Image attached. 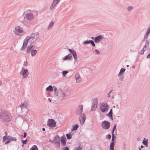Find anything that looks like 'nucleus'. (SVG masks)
I'll list each match as a JSON object with an SVG mask.
<instances>
[{
    "mask_svg": "<svg viewBox=\"0 0 150 150\" xmlns=\"http://www.w3.org/2000/svg\"><path fill=\"white\" fill-rule=\"evenodd\" d=\"M28 65V63L26 61L24 62L23 63V65L25 66V67H26Z\"/></svg>",
    "mask_w": 150,
    "mask_h": 150,
    "instance_id": "nucleus-39",
    "label": "nucleus"
},
{
    "mask_svg": "<svg viewBox=\"0 0 150 150\" xmlns=\"http://www.w3.org/2000/svg\"><path fill=\"white\" fill-rule=\"evenodd\" d=\"M141 52H142V51L140 52V54H142V53H141Z\"/></svg>",
    "mask_w": 150,
    "mask_h": 150,
    "instance_id": "nucleus-55",
    "label": "nucleus"
},
{
    "mask_svg": "<svg viewBox=\"0 0 150 150\" xmlns=\"http://www.w3.org/2000/svg\"><path fill=\"white\" fill-rule=\"evenodd\" d=\"M60 95L61 97H64L65 96V94L64 91H61L60 93Z\"/></svg>",
    "mask_w": 150,
    "mask_h": 150,
    "instance_id": "nucleus-25",
    "label": "nucleus"
},
{
    "mask_svg": "<svg viewBox=\"0 0 150 150\" xmlns=\"http://www.w3.org/2000/svg\"><path fill=\"white\" fill-rule=\"evenodd\" d=\"M21 142L23 144H25L26 143V142H27V139H26L24 140H22L21 141Z\"/></svg>",
    "mask_w": 150,
    "mask_h": 150,
    "instance_id": "nucleus-33",
    "label": "nucleus"
},
{
    "mask_svg": "<svg viewBox=\"0 0 150 150\" xmlns=\"http://www.w3.org/2000/svg\"><path fill=\"white\" fill-rule=\"evenodd\" d=\"M30 150H38L37 146L35 145L33 146Z\"/></svg>",
    "mask_w": 150,
    "mask_h": 150,
    "instance_id": "nucleus-23",
    "label": "nucleus"
},
{
    "mask_svg": "<svg viewBox=\"0 0 150 150\" xmlns=\"http://www.w3.org/2000/svg\"><path fill=\"white\" fill-rule=\"evenodd\" d=\"M42 129L43 131H45V129L44 128H43Z\"/></svg>",
    "mask_w": 150,
    "mask_h": 150,
    "instance_id": "nucleus-49",
    "label": "nucleus"
},
{
    "mask_svg": "<svg viewBox=\"0 0 150 150\" xmlns=\"http://www.w3.org/2000/svg\"><path fill=\"white\" fill-rule=\"evenodd\" d=\"M47 125L50 127H54L56 126V123L54 120H49L47 122Z\"/></svg>",
    "mask_w": 150,
    "mask_h": 150,
    "instance_id": "nucleus-7",
    "label": "nucleus"
},
{
    "mask_svg": "<svg viewBox=\"0 0 150 150\" xmlns=\"http://www.w3.org/2000/svg\"><path fill=\"white\" fill-rule=\"evenodd\" d=\"M61 0H54L53 2L50 7V9H52Z\"/></svg>",
    "mask_w": 150,
    "mask_h": 150,
    "instance_id": "nucleus-16",
    "label": "nucleus"
},
{
    "mask_svg": "<svg viewBox=\"0 0 150 150\" xmlns=\"http://www.w3.org/2000/svg\"><path fill=\"white\" fill-rule=\"evenodd\" d=\"M13 32L16 35L19 36H22L24 33L23 28L19 26L15 28Z\"/></svg>",
    "mask_w": 150,
    "mask_h": 150,
    "instance_id": "nucleus-4",
    "label": "nucleus"
},
{
    "mask_svg": "<svg viewBox=\"0 0 150 150\" xmlns=\"http://www.w3.org/2000/svg\"><path fill=\"white\" fill-rule=\"evenodd\" d=\"M17 139L10 136H5L3 138V141L5 144L9 143L11 141H16Z\"/></svg>",
    "mask_w": 150,
    "mask_h": 150,
    "instance_id": "nucleus-3",
    "label": "nucleus"
},
{
    "mask_svg": "<svg viewBox=\"0 0 150 150\" xmlns=\"http://www.w3.org/2000/svg\"><path fill=\"white\" fill-rule=\"evenodd\" d=\"M90 43L94 47L95 46V44H94L93 41L90 40Z\"/></svg>",
    "mask_w": 150,
    "mask_h": 150,
    "instance_id": "nucleus-32",
    "label": "nucleus"
},
{
    "mask_svg": "<svg viewBox=\"0 0 150 150\" xmlns=\"http://www.w3.org/2000/svg\"><path fill=\"white\" fill-rule=\"evenodd\" d=\"M83 109V106L82 105H79L76 111V114L78 115H81Z\"/></svg>",
    "mask_w": 150,
    "mask_h": 150,
    "instance_id": "nucleus-9",
    "label": "nucleus"
},
{
    "mask_svg": "<svg viewBox=\"0 0 150 150\" xmlns=\"http://www.w3.org/2000/svg\"><path fill=\"white\" fill-rule=\"evenodd\" d=\"M47 91H53L52 87L51 86H49L46 88Z\"/></svg>",
    "mask_w": 150,
    "mask_h": 150,
    "instance_id": "nucleus-21",
    "label": "nucleus"
},
{
    "mask_svg": "<svg viewBox=\"0 0 150 150\" xmlns=\"http://www.w3.org/2000/svg\"><path fill=\"white\" fill-rule=\"evenodd\" d=\"M107 138L109 139H110L111 137V135L110 134H108L107 136Z\"/></svg>",
    "mask_w": 150,
    "mask_h": 150,
    "instance_id": "nucleus-43",
    "label": "nucleus"
},
{
    "mask_svg": "<svg viewBox=\"0 0 150 150\" xmlns=\"http://www.w3.org/2000/svg\"><path fill=\"white\" fill-rule=\"evenodd\" d=\"M147 58H150V53L148 55Z\"/></svg>",
    "mask_w": 150,
    "mask_h": 150,
    "instance_id": "nucleus-48",
    "label": "nucleus"
},
{
    "mask_svg": "<svg viewBox=\"0 0 150 150\" xmlns=\"http://www.w3.org/2000/svg\"><path fill=\"white\" fill-rule=\"evenodd\" d=\"M75 78L76 79V81L77 82L79 83L81 81V78L79 76V74H76L75 76Z\"/></svg>",
    "mask_w": 150,
    "mask_h": 150,
    "instance_id": "nucleus-18",
    "label": "nucleus"
},
{
    "mask_svg": "<svg viewBox=\"0 0 150 150\" xmlns=\"http://www.w3.org/2000/svg\"><path fill=\"white\" fill-rule=\"evenodd\" d=\"M2 84V82L1 81H0V86Z\"/></svg>",
    "mask_w": 150,
    "mask_h": 150,
    "instance_id": "nucleus-52",
    "label": "nucleus"
},
{
    "mask_svg": "<svg viewBox=\"0 0 150 150\" xmlns=\"http://www.w3.org/2000/svg\"><path fill=\"white\" fill-rule=\"evenodd\" d=\"M69 50L70 52L72 53V54H74V53H76L74 50H73L69 49Z\"/></svg>",
    "mask_w": 150,
    "mask_h": 150,
    "instance_id": "nucleus-30",
    "label": "nucleus"
},
{
    "mask_svg": "<svg viewBox=\"0 0 150 150\" xmlns=\"http://www.w3.org/2000/svg\"><path fill=\"white\" fill-rule=\"evenodd\" d=\"M93 105L91 109L92 111L94 110L96 108L97 106V99H95L93 100Z\"/></svg>",
    "mask_w": 150,
    "mask_h": 150,
    "instance_id": "nucleus-10",
    "label": "nucleus"
},
{
    "mask_svg": "<svg viewBox=\"0 0 150 150\" xmlns=\"http://www.w3.org/2000/svg\"><path fill=\"white\" fill-rule=\"evenodd\" d=\"M79 127V125L77 124H76L72 128V130H75L77 129Z\"/></svg>",
    "mask_w": 150,
    "mask_h": 150,
    "instance_id": "nucleus-27",
    "label": "nucleus"
},
{
    "mask_svg": "<svg viewBox=\"0 0 150 150\" xmlns=\"http://www.w3.org/2000/svg\"><path fill=\"white\" fill-rule=\"evenodd\" d=\"M73 55L74 57H76L77 56V54H76V53H74V54H73Z\"/></svg>",
    "mask_w": 150,
    "mask_h": 150,
    "instance_id": "nucleus-46",
    "label": "nucleus"
},
{
    "mask_svg": "<svg viewBox=\"0 0 150 150\" xmlns=\"http://www.w3.org/2000/svg\"><path fill=\"white\" fill-rule=\"evenodd\" d=\"M66 135L67 137V138L68 139H70L72 138V136L71 135V134L70 133L67 134Z\"/></svg>",
    "mask_w": 150,
    "mask_h": 150,
    "instance_id": "nucleus-29",
    "label": "nucleus"
},
{
    "mask_svg": "<svg viewBox=\"0 0 150 150\" xmlns=\"http://www.w3.org/2000/svg\"><path fill=\"white\" fill-rule=\"evenodd\" d=\"M37 51L36 50H34L31 52V55L33 57L35 56V55L37 53Z\"/></svg>",
    "mask_w": 150,
    "mask_h": 150,
    "instance_id": "nucleus-24",
    "label": "nucleus"
},
{
    "mask_svg": "<svg viewBox=\"0 0 150 150\" xmlns=\"http://www.w3.org/2000/svg\"><path fill=\"white\" fill-rule=\"evenodd\" d=\"M108 115H110L112 117V111L111 109L110 110V112L108 114Z\"/></svg>",
    "mask_w": 150,
    "mask_h": 150,
    "instance_id": "nucleus-31",
    "label": "nucleus"
},
{
    "mask_svg": "<svg viewBox=\"0 0 150 150\" xmlns=\"http://www.w3.org/2000/svg\"><path fill=\"white\" fill-rule=\"evenodd\" d=\"M24 106V104L23 103L21 104V105H20L19 106V107L21 108H22Z\"/></svg>",
    "mask_w": 150,
    "mask_h": 150,
    "instance_id": "nucleus-44",
    "label": "nucleus"
},
{
    "mask_svg": "<svg viewBox=\"0 0 150 150\" xmlns=\"http://www.w3.org/2000/svg\"><path fill=\"white\" fill-rule=\"evenodd\" d=\"M86 118V116L84 114H82L80 116L79 121L81 124L82 125L84 123Z\"/></svg>",
    "mask_w": 150,
    "mask_h": 150,
    "instance_id": "nucleus-11",
    "label": "nucleus"
},
{
    "mask_svg": "<svg viewBox=\"0 0 150 150\" xmlns=\"http://www.w3.org/2000/svg\"><path fill=\"white\" fill-rule=\"evenodd\" d=\"M116 125L115 124L114 126L113 129V130L112 138V141H113L115 138V137L114 136V134H113V132H114V131L115 130H116Z\"/></svg>",
    "mask_w": 150,
    "mask_h": 150,
    "instance_id": "nucleus-19",
    "label": "nucleus"
},
{
    "mask_svg": "<svg viewBox=\"0 0 150 150\" xmlns=\"http://www.w3.org/2000/svg\"><path fill=\"white\" fill-rule=\"evenodd\" d=\"M48 100L50 101V102H51V100H50V98H49L48 99Z\"/></svg>",
    "mask_w": 150,
    "mask_h": 150,
    "instance_id": "nucleus-53",
    "label": "nucleus"
},
{
    "mask_svg": "<svg viewBox=\"0 0 150 150\" xmlns=\"http://www.w3.org/2000/svg\"><path fill=\"white\" fill-rule=\"evenodd\" d=\"M103 38V37L100 35H99L96 38L95 42L96 43H98L100 40Z\"/></svg>",
    "mask_w": 150,
    "mask_h": 150,
    "instance_id": "nucleus-17",
    "label": "nucleus"
},
{
    "mask_svg": "<svg viewBox=\"0 0 150 150\" xmlns=\"http://www.w3.org/2000/svg\"><path fill=\"white\" fill-rule=\"evenodd\" d=\"M84 43L85 44H88L90 43V41H86L84 42Z\"/></svg>",
    "mask_w": 150,
    "mask_h": 150,
    "instance_id": "nucleus-37",
    "label": "nucleus"
},
{
    "mask_svg": "<svg viewBox=\"0 0 150 150\" xmlns=\"http://www.w3.org/2000/svg\"><path fill=\"white\" fill-rule=\"evenodd\" d=\"M0 118L4 121L8 122L11 120L12 117L9 112H4L0 113Z\"/></svg>",
    "mask_w": 150,
    "mask_h": 150,
    "instance_id": "nucleus-2",
    "label": "nucleus"
},
{
    "mask_svg": "<svg viewBox=\"0 0 150 150\" xmlns=\"http://www.w3.org/2000/svg\"><path fill=\"white\" fill-rule=\"evenodd\" d=\"M20 73V75H22L23 77L26 78L28 76V70L23 67Z\"/></svg>",
    "mask_w": 150,
    "mask_h": 150,
    "instance_id": "nucleus-5",
    "label": "nucleus"
},
{
    "mask_svg": "<svg viewBox=\"0 0 150 150\" xmlns=\"http://www.w3.org/2000/svg\"><path fill=\"white\" fill-rule=\"evenodd\" d=\"M147 140H146V141H144V140H143V143L144 144V145H146V144H147Z\"/></svg>",
    "mask_w": 150,
    "mask_h": 150,
    "instance_id": "nucleus-34",
    "label": "nucleus"
},
{
    "mask_svg": "<svg viewBox=\"0 0 150 150\" xmlns=\"http://www.w3.org/2000/svg\"><path fill=\"white\" fill-rule=\"evenodd\" d=\"M95 52L97 54H100V52L96 49L95 50Z\"/></svg>",
    "mask_w": 150,
    "mask_h": 150,
    "instance_id": "nucleus-35",
    "label": "nucleus"
},
{
    "mask_svg": "<svg viewBox=\"0 0 150 150\" xmlns=\"http://www.w3.org/2000/svg\"><path fill=\"white\" fill-rule=\"evenodd\" d=\"M141 148H142L143 147V146H141Z\"/></svg>",
    "mask_w": 150,
    "mask_h": 150,
    "instance_id": "nucleus-54",
    "label": "nucleus"
},
{
    "mask_svg": "<svg viewBox=\"0 0 150 150\" xmlns=\"http://www.w3.org/2000/svg\"><path fill=\"white\" fill-rule=\"evenodd\" d=\"M133 8V7L132 6H130L127 9L128 11H130L131 9H132Z\"/></svg>",
    "mask_w": 150,
    "mask_h": 150,
    "instance_id": "nucleus-40",
    "label": "nucleus"
},
{
    "mask_svg": "<svg viewBox=\"0 0 150 150\" xmlns=\"http://www.w3.org/2000/svg\"><path fill=\"white\" fill-rule=\"evenodd\" d=\"M61 142L64 146L65 145L66 143V138L64 135H63L61 137Z\"/></svg>",
    "mask_w": 150,
    "mask_h": 150,
    "instance_id": "nucleus-14",
    "label": "nucleus"
},
{
    "mask_svg": "<svg viewBox=\"0 0 150 150\" xmlns=\"http://www.w3.org/2000/svg\"><path fill=\"white\" fill-rule=\"evenodd\" d=\"M114 142H112L110 145V150H114Z\"/></svg>",
    "mask_w": 150,
    "mask_h": 150,
    "instance_id": "nucleus-28",
    "label": "nucleus"
},
{
    "mask_svg": "<svg viewBox=\"0 0 150 150\" xmlns=\"http://www.w3.org/2000/svg\"><path fill=\"white\" fill-rule=\"evenodd\" d=\"M147 30H149V31L150 32V27Z\"/></svg>",
    "mask_w": 150,
    "mask_h": 150,
    "instance_id": "nucleus-51",
    "label": "nucleus"
},
{
    "mask_svg": "<svg viewBox=\"0 0 150 150\" xmlns=\"http://www.w3.org/2000/svg\"><path fill=\"white\" fill-rule=\"evenodd\" d=\"M101 126L103 129H107L109 128L110 124L109 122L104 121L102 122Z\"/></svg>",
    "mask_w": 150,
    "mask_h": 150,
    "instance_id": "nucleus-6",
    "label": "nucleus"
},
{
    "mask_svg": "<svg viewBox=\"0 0 150 150\" xmlns=\"http://www.w3.org/2000/svg\"><path fill=\"white\" fill-rule=\"evenodd\" d=\"M26 134H27V133L25 132H24V135H23L24 137H26Z\"/></svg>",
    "mask_w": 150,
    "mask_h": 150,
    "instance_id": "nucleus-47",
    "label": "nucleus"
},
{
    "mask_svg": "<svg viewBox=\"0 0 150 150\" xmlns=\"http://www.w3.org/2000/svg\"><path fill=\"white\" fill-rule=\"evenodd\" d=\"M127 67H129V65H127Z\"/></svg>",
    "mask_w": 150,
    "mask_h": 150,
    "instance_id": "nucleus-56",
    "label": "nucleus"
},
{
    "mask_svg": "<svg viewBox=\"0 0 150 150\" xmlns=\"http://www.w3.org/2000/svg\"><path fill=\"white\" fill-rule=\"evenodd\" d=\"M122 75V74H121L120 76L119 77L121 81L123 79V76Z\"/></svg>",
    "mask_w": 150,
    "mask_h": 150,
    "instance_id": "nucleus-38",
    "label": "nucleus"
},
{
    "mask_svg": "<svg viewBox=\"0 0 150 150\" xmlns=\"http://www.w3.org/2000/svg\"><path fill=\"white\" fill-rule=\"evenodd\" d=\"M72 57L71 55V54H69L68 55L64 57L63 59L65 60H66L68 59H71Z\"/></svg>",
    "mask_w": 150,
    "mask_h": 150,
    "instance_id": "nucleus-20",
    "label": "nucleus"
},
{
    "mask_svg": "<svg viewBox=\"0 0 150 150\" xmlns=\"http://www.w3.org/2000/svg\"><path fill=\"white\" fill-rule=\"evenodd\" d=\"M60 139V137L58 136H57L55 137L54 139L53 140V142L55 144H57L59 145Z\"/></svg>",
    "mask_w": 150,
    "mask_h": 150,
    "instance_id": "nucleus-15",
    "label": "nucleus"
},
{
    "mask_svg": "<svg viewBox=\"0 0 150 150\" xmlns=\"http://www.w3.org/2000/svg\"><path fill=\"white\" fill-rule=\"evenodd\" d=\"M26 18L28 21H31L34 18V16L33 14L31 13H27L25 16Z\"/></svg>",
    "mask_w": 150,
    "mask_h": 150,
    "instance_id": "nucleus-12",
    "label": "nucleus"
},
{
    "mask_svg": "<svg viewBox=\"0 0 150 150\" xmlns=\"http://www.w3.org/2000/svg\"><path fill=\"white\" fill-rule=\"evenodd\" d=\"M74 60H75V62H76L77 60V56L76 57H74Z\"/></svg>",
    "mask_w": 150,
    "mask_h": 150,
    "instance_id": "nucleus-45",
    "label": "nucleus"
},
{
    "mask_svg": "<svg viewBox=\"0 0 150 150\" xmlns=\"http://www.w3.org/2000/svg\"><path fill=\"white\" fill-rule=\"evenodd\" d=\"M38 34L34 33L31 35L30 37L29 36L26 37L24 40L23 44L21 48V50H23L25 49L27 46L28 41L30 38H32L34 40H35L38 38Z\"/></svg>",
    "mask_w": 150,
    "mask_h": 150,
    "instance_id": "nucleus-1",
    "label": "nucleus"
},
{
    "mask_svg": "<svg viewBox=\"0 0 150 150\" xmlns=\"http://www.w3.org/2000/svg\"><path fill=\"white\" fill-rule=\"evenodd\" d=\"M125 70V69L123 68H122L120 70V72L119 74V76L120 77V76L121 74H122L124 72Z\"/></svg>",
    "mask_w": 150,
    "mask_h": 150,
    "instance_id": "nucleus-22",
    "label": "nucleus"
},
{
    "mask_svg": "<svg viewBox=\"0 0 150 150\" xmlns=\"http://www.w3.org/2000/svg\"><path fill=\"white\" fill-rule=\"evenodd\" d=\"M35 46L34 45H30L28 46L27 48L26 52L27 53H29L30 52L32 51L35 49Z\"/></svg>",
    "mask_w": 150,
    "mask_h": 150,
    "instance_id": "nucleus-13",
    "label": "nucleus"
},
{
    "mask_svg": "<svg viewBox=\"0 0 150 150\" xmlns=\"http://www.w3.org/2000/svg\"><path fill=\"white\" fill-rule=\"evenodd\" d=\"M68 71H64L62 72V76L64 77L66 76V75L68 73Z\"/></svg>",
    "mask_w": 150,
    "mask_h": 150,
    "instance_id": "nucleus-26",
    "label": "nucleus"
},
{
    "mask_svg": "<svg viewBox=\"0 0 150 150\" xmlns=\"http://www.w3.org/2000/svg\"><path fill=\"white\" fill-rule=\"evenodd\" d=\"M149 31V30H147L146 33V35H147V36H148L149 34V33L150 32Z\"/></svg>",
    "mask_w": 150,
    "mask_h": 150,
    "instance_id": "nucleus-41",
    "label": "nucleus"
},
{
    "mask_svg": "<svg viewBox=\"0 0 150 150\" xmlns=\"http://www.w3.org/2000/svg\"><path fill=\"white\" fill-rule=\"evenodd\" d=\"M5 134L6 135H7V132H6L5 133Z\"/></svg>",
    "mask_w": 150,
    "mask_h": 150,
    "instance_id": "nucleus-50",
    "label": "nucleus"
},
{
    "mask_svg": "<svg viewBox=\"0 0 150 150\" xmlns=\"http://www.w3.org/2000/svg\"><path fill=\"white\" fill-rule=\"evenodd\" d=\"M56 88H54V90H55V91H56Z\"/></svg>",
    "mask_w": 150,
    "mask_h": 150,
    "instance_id": "nucleus-57",
    "label": "nucleus"
},
{
    "mask_svg": "<svg viewBox=\"0 0 150 150\" xmlns=\"http://www.w3.org/2000/svg\"><path fill=\"white\" fill-rule=\"evenodd\" d=\"M108 107V105L107 103H102L100 106V109L102 112H104L106 111L107 110Z\"/></svg>",
    "mask_w": 150,
    "mask_h": 150,
    "instance_id": "nucleus-8",
    "label": "nucleus"
},
{
    "mask_svg": "<svg viewBox=\"0 0 150 150\" xmlns=\"http://www.w3.org/2000/svg\"><path fill=\"white\" fill-rule=\"evenodd\" d=\"M63 150H69L68 148L67 147H65L63 149Z\"/></svg>",
    "mask_w": 150,
    "mask_h": 150,
    "instance_id": "nucleus-42",
    "label": "nucleus"
},
{
    "mask_svg": "<svg viewBox=\"0 0 150 150\" xmlns=\"http://www.w3.org/2000/svg\"><path fill=\"white\" fill-rule=\"evenodd\" d=\"M54 24V23L53 22H52L49 25V26L50 27H51Z\"/></svg>",
    "mask_w": 150,
    "mask_h": 150,
    "instance_id": "nucleus-36",
    "label": "nucleus"
}]
</instances>
